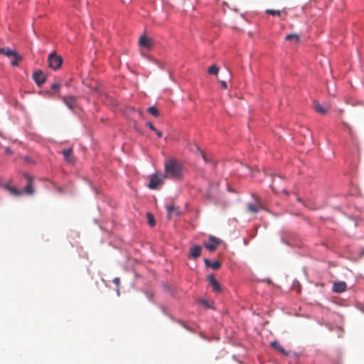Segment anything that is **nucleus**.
<instances>
[{
  "label": "nucleus",
  "mask_w": 364,
  "mask_h": 364,
  "mask_svg": "<svg viewBox=\"0 0 364 364\" xmlns=\"http://www.w3.org/2000/svg\"><path fill=\"white\" fill-rule=\"evenodd\" d=\"M183 167L175 159L166 160L164 163V178L178 181L183 178Z\"/></svg>",
  "instance_id": "obj_1"
},
{
  "label": "nucleus",
  "mask_w": 364,
  "mask_h": 364,
  "mask_svg": "<svg viewBox=\"0 0 364 364\" xmlns=\"http://www.w3.org/2000/svg\"><path fill=\"white\" fill-rule=\"evenodd\" d=\"M48 66L55 70L59 69L63 64V58L55 53H51L48 55Z\"/></svg>",
  "instance_id": "obj_2"
},
{
  "label": "nucleus",
  "mask_w": 364,
  "mask_h": 364,
  "mask_svg": "<svg viewBox=\"0 0 364 364\" xmlns=\"http://www.w3.org/2000/svg\"><path fill=\"white\" fill-rule=\"evenodd\" d=\"M166 178H164L163 176H159L158 173H154L150 176V180L148 185V188L150 189H156L164 183V179Z\"/></svg>",
  "instance_id": "obj_3"
},
{
  "label": "nucleus",
  "mask_w": 364,
  "mask_h": 364,
  "mask_svg": "<svg viewBox=\"0 0 364 364\" xmlns=\"http://www.w3.org/2000/svg\"><path fill=\"white\" fill-rule=\"evenodd\" d=\"M220 243L221 240L219 238H216L212 235L209 236L207 241L204 240L203 242L205 247L210 252H214Z\"/></svg>",
  "instance_id": "obj_4"
},
{
  "label": "nucleus",
  "mask_w": 364,
  "mask_h": 364,
  "mask_svg": "<svg viewBox=\"0 0 364 364\" xmlns=\"http://www.w3.org/2000/svg\"><path fill=\"white\" fill-rule=\"evenodd\" d=\"M252 196L255 199V203H249L247 205V210L250 213H257L259 210H262L264 208V206L262 205V203L259 200V197L256 196L255 194L252 195Z\"/></svg>",
  "instance_id": "obj_5"
},
{
  "label": "nucleus",
  "mask_w": 364,
  "mask_h": 364,
  "mask_svg": "<svg viewBox=\"0 0 364 364\" xmlns=\"http://www.w3.org/2000/svg\"><path fill=\"white\" fill-rule=\"evenodd\" d=\"M33 78L38 86H41L46 80V75L42 70H37L33 73Z\"/></svg>",
  "instance_id": "obj_6"
},
{
  "label": "nucleus",
  "mask_w": 364,
  "mask_h": 364,
  "mask_svg": "<svg viewBox=\"0 0 364 364\" xmlns=\"http://www.w3.org/2000/svg\"><path fill=\"white\" fill-rule=\"evenodd\" d=\"M207 280L208 281L210 285L213 288V291L215 293H220L222 291V288L220 283L216 280L213 274H210L207 277Z\"/></svg>",
  "instance_id": "obj_7"
},
{
  "label": "nucleus",
  "mask_w": 364,
  "mask_h": 364,
  "mask_svg": "<svg viewBox=\"0 0 364 364\" xmlns=\"http://www.w3.org/2000/svg\"><path fill=\"white\" fill-rule=\"evenodd\" d=\"M24 177L27 180V184L25 186L23 191L28 195H31L34 193V189L33 187V177L28 173H24Z\"/></svg>",
  "instance_id": "obj_8"
},
{
  "label": "nucleus",
  "mask_w": 364,
  "mask_h": 364,
  "mask_svg": "<svg viewBox=\"0 0 364 364\" xmlns=\"http://www.w3.org/2000/svg\"><path fill=\"white\" fill-rule=\"evenodd\" d=\"M62 154L64 156L65 160L69 164H73L75 162V159L73 156V149H64L62 150Z\"/></svg>",
  "instance_id": "obj_9"
},
{
  "label": "nucleus",
  "mask_w": 364,
  "mask_h": 364,
  "mask_svg": "<svg viewBox=\"0 0 364 364\" xmlns=\"http://www.w3.org/2000/svg\"><path fill=\"white\" fill-rule=\"evenodd\" d=\"M332 290L335 293H342L346 290V284L344 282H336L333 284Z\"/></svg>",
  "instance_id": "obj_10"
},
{
  "label": "nucleus",
  "mask_w": 364,
  "mask_h": 364,
  "mask_svg": "<svg viewBox=\"0 0 364 364\" xmlns=\"http://www.w3.org/2000/svg\"><path fill=\"white\" fill-rule=\"evenodd\" d=\"M204 263L205 267H210L214 270H217L221 267V263L219 261L211 262L207 258L204 259Z\"/></svg>",
  "instance_id": "obj_11"
},
{
  "label": "nucleus",
  "mask_w": 364,
  "mask_h": 364,
  "mask_svg": "<svg viewBox=\"0 0 364 364\" xmlns=\"http://www.w3.org/2000/svg\"><path fill=\"white\" fill-rule=\"evenodd\" d=\"M202 247L199 245H193L190 250V256L196 259L200 257L201 254Z\"/></svg>",
  "instance_id": "obj_12"
},
{
  "label": "nucleus",
  "mask_w": 364,
  "mask_h": 364,
  "mask_svg": "<svg viewBox=\"0 0 364 364\" xmlns=\"http://www.w3.org/2000/svg\"><path fill=\"white\" fill-rule=\"evenodd\" d=\"M63 100L69 109H73L75 107L76 100L73 97H64Z\"/></svg>",
  "instance_id": "obj_13"
},
{
  "label": "nucleus",
  "mask_w": 364,
  "mask_h": 364,
  "mask_svg": "<svg viewBox=\"0 0 364 364\" xmlns=\"http://www.w3.org/2000/svg\"><path fill=\"white\" fill-rule=\"evenodd\" d=\"M16 53L17 52L14 50H11L9 48H0V54L4 55L7 57H14Z\"/></svg>",
  "instance_id": "obj_14"
},
{
  "label": "nucleus",
  "mask_w": 364,
  "mask_h": 364,
  "mask_svg": "<svg viewBox=\"0 0 364 364\" xmlns=\"http://www.w3.org/2000/svg\"><path fill=\"white\" fill-rule=\"evenodd\" d=\"M314 109L321 114H326L328 112V109L324 108L322 105H321L318 102L314 101Z\"/></svg>",
  "instance_id": "obj_15"
},
{
  "label": "nucleus",
  "mask_w": 364,
  "mask_h": 364,
  "mask_svg": "<svg viewBox=\"0 0 364 364\" xmlns=\"http://www.w3.org/2000/svg\"><path fill=\"white\" fill-rule=\"evenodd\" d=\"M139 44L141 46L150 48L151 45V42L149 38H148L146 36H142L139 38Z\"/></svg>",
  "instance_id": "obj_16"
},
{
  "label": "nucleus",
  "mask_w": 364,
  "mask_h": 364,
  "mask_svg": "<svg viewBox=\"0 0 364 364\" xmlns=\"http://www.w3.org/2000/svg\"><path fill=\"white\" fill-rule=\"evenodd\" d=\"M271 346L274 348L277 349L278 351H279L281 353L284 355H287V352L285 350V349L280 345V343L277 341H273L271 343Z\"/></svg>",
  "instance_id": "obj_17"
},
{
  "label": "nucleus",
  "mask_w": 364,
  "mask_h": 364,
  "mask_svg": "<svg viewBox=\"0 0 364 364\" xmlns=\"http://www.w3.org/2000/svg\"><path fill=\"white\" fill-rule=\"evenodd\" d=\"M5 188L13 195L14 196H19L22 193V191L21 190H18L14 187H12V186H9L8 185H6L5 186Z\"/></svg>",
  "instance_id": "obj_18"
},
{
  "label": "nucleus",
  "mask_w": 364,
  "mask_h": 364,
  "mask_svg": "<svg viewBox=\"0 0 364 364\" xmlns=\"http://www.w3.org/2000/svg\"><path fill=\"white\" fill-rule=\"evenodd\" d=\"M146 218L148 220V223L151 227H154L156 225L154 217L151 213L148 212L146 213Z\"/></svg>",
  "instance_id": "obj_19"
},
{
  "label": "nucleus",
  "mask_w": 364,
  "mask_h": 364,
  "mask_svg": "<svg viewBox=\"0 0 364 364\" xmlns=\"http://www.w3.org/2000/svg\"><path fill=\"white\" fill-rule=\"evenodd\" d=\"M14 59L11 61V65L13 66H18L19 65L20 61L22 60V56H21L18 53L14 56Z\"/></svg>",
  "instance_id": "obj_20"
},
{
  "label": "nucleus",
  "mask_w": 364,
  "mask_h": 364,
  "mask_svg": "<svg viewBox=\"0 0 364 364\" xmlns=\"http://www.w3.org/2000/svg\"><path fill=\"white\" fill-rule=\"evenodd\" d=\"M218 71H219V68L216 65H213L208 70V74L214 75H217L218 73Z\"/></svg>",
  "instance_id": "obj_21"
},
{
  "label": "nucleus",
  "mask_w": 364,
  "mask_h": 364,
  "mask_svg": "<svg viewBox=\"0 0 364 364\" xmlns=\"http://www.w3.org/2000/svg\"><path fill=\"white\" fill-rule=\"evenodd\" d=\"M147 111L149 114H151L154 117H157L159 116V112L158 109L154 106L149 107Z\"/></svg>",
  "instance_id": "obj_22"
},
{
  "label": "nucleus",
  "mask_w": 364,
  "mask_h": 364,
  "mask_svg": "<svg viewBox=\"0 0 364 364\" xmlns=\"http://www.w3.org/2000/svg\"><path fill=\"white\" fill-rule=\"evenodd\" d=\"M285 39L287 41L294 40V41H295L296 43H298L299 41V40H300V38H299V36L297 35V34H288L285 37Z\"/></svg>",
  "instance_id": "obj_23"
},
{
  "label": "nucleus",
  "mask_w": 364,
  "mask_h": 364,
  "mask_svg": "<svg viewBox=\"0 0 364 364\" xmlns=\"http://www.w3.org/2000/svg\"><path fill=\"white\" fill-rule=\"evenodd\" d=\"M266 12L272 16H280L281 14V11L279 10L267 9Z\"/></svg>",
  "instance_id": "obj_24"
},
{
  "label": "nucleus",
  "mask_w": 364,
  "mask_h": 364,
  "mask_svg": "<svg viewBox=\"0 0 364 364\" xmlns=\"http://www.w3.org/2000/svg\"><path fill=\"white\" fill-rule=\"evenodd\" d=\"M166 210L168 212V218H170L171 213L175 210V207L173 205H167Z\"/></svg>",
  "instance_id": "obj_25"
},
{
  "label": "nucleus",
  "mask_w": 364,
  "mask_h": 364,
  "mask_svg": "<svg viewBox=\"0 0 364 364\" xmlns=\"http://www.w3.org/2000/svg\"><path fill=\"white\" fill-rule=\"evenodd\" d=\"M200 155H201V156L203 157V160L205 162H208L209 161V160H208L207 156L205 155V154L204 153V151H200Z\"/></svg>",
  "instance_id": "obj_26"
},
{
  "label": "nucleus",
  "mask_w": 364,
  "mask_h": 364,
  "mask_svg": "<svg viewBox=\"0 0 364 364\" xmlns=\"http://www.w3.org/2000/svg\"><path fill=\"white\" fill-rule=\"evenodd\" d=\"M220 84H221V86L225 90L228 88V85H227V82L225 81V80H220Z\"/></svg>",
  "instance_id": "obj_27"
},
{
  "label": "nucleus",
  "mask_w": 364,
  "mask_h": 364,
  "mask_svg": "<svg viewBox=\"0 0 364 364\" xmlns=\"http://www.w3.org/2000/svg\"><path fill=\"white\" fill-rule=\"evenodd\" d=\"M154 131L156 132V135L158 136L159 138H161L163 136L162 132L158 130L157 129H156V130H154Z\"/></svg>",
  "instance_id": "obj_28"
},
{
  "label": "nucleus",
  "mask_w": 364,
  "mask_h": 364,
  "mask_svg": "<svg viewBox=\"0 0 364 364\" xmlns=\"http://www.w3.org/2000/svg\"><path fill=\"white\" fill-rule=\"evenodd\" d=\"M146 126H148L151 130H156V128L154 127V126L153 125V124L150 122H147L146 123Z\"/></svg>",
  "instance_id": "obj_29"
},
{
  "label": "nucleus",
  "mask_w": 364,
  "mask_h": 364,
  "mask_svg": "<svg viewBox=\"0 0 364 364\" xmlns=\"http://www.w3.org/2000/svg\"><path fill=\"white\" fill-rule=\"evenodd\" d=\"M51 88H52L53 90H58V89L60 88V84H58V83H55V84H53V85H52Z\"/></svg>",
  "instance_id": "obj_30"
},
{
  "label": "nucleus",
  "mask_w": 364,
  "mask_h": 364,
  "mask_svg": "<svg viewBox=\"0 0 364 364\" xmlns=\"http://www.w3.org/2000/svg\"><path fill=\"white\" fill-rule=\"evenodd\" d=\"M113 282H114L117 286H119V282H120L119 278H118V277L114 278V280H113Z\"/></svg>",
  "instance_id": "obj_31"
},
{
  "label": "nucleus",
  "mask_w": 364,
  "mask_h": 364,
  "mask_svg": "<svg viewBox=\"0 0 364 364\" xmlns=\"http://www.w3.org/2000/svg\"><path fill=\"white\" fill-rule=\"evenodd\" d=\"M203 303L205 304V305H208L207 304V302L205 301H203Z\"/></svg>",
  "instance_id": "obj_32"
},
{
  "label": "nucleus",
  "mask_w": 364,
  "mask_h": 364,
  "mask_svg": "<svg viewBox=\"0 0 364 364\" xmlns=\"http://www.w3.org/2000/svg\"><path fill=\"white\" fill-rule=\"evenodd\" d=\"M229 192L232 191V189L229 187L228 188Z\"/></svg>",
  "instance_id": "obj_33"
}]
</instances>
